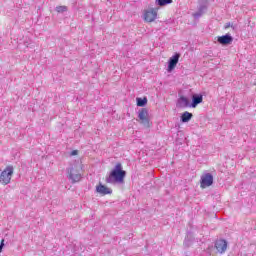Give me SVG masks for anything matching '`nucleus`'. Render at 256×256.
Here are the masks:
<instances>
[{"label":"nucleus","mask_w":256,"mask_h":256,"mask_svg":"<svg viewBox=\"0 0 256 256\" xmlns=\"http://www.w3.org/2000/svg\"><path fill=\"white\" fill-rule=\"evenodd\" d=\"M125 177H127V171L123 170V165L118 162L106 177L105 182L111 185H122L125 183Z\"/></svg>","instance_id":"obj_1"},{"label":"nucleus","mask_w":256,"mask_h":256,"mask_svg":"<svg viewBox=\"0 0 256 256\" xmlns=\"http://www.w3.org/2000/svg\"><path fill=\"white\" fill-rule=\"evenodd\" d=\"M13 171H15V168L9 165L4 169V171L1 172L0 183H2V185H9V183H11V177H13Z\"/></svg>","instance_id":"obj_2"},{"label":"nucleus","mask_w":256,"mask_h":256,"mask_svg":"<svg viewBox=\"0 0 256 256\" xmlns=\"http://www.w3.org/2000/svg\"><path fill=\"white\" fill-rule=\"evenodd\" d=\"M138 119L140 120L141 125L149 129L151 127L149 120V110L147 108H141L138 111Z\"/></svg>","instance_id":"obj_3"},{"label":"nucleus","mask_w":256,"mask_h":256,"mask_svg":"<svg viewBox=\"0 0 256 256\" xmlns=\"http://www.w3.org/2000/svg\"><path fill=\"white\" fill-rule=\"evenodd\" d=\"M67 175L71 183H79V181H81V173H79V170L75 169L73 166L67 168Z\"/></svg>","instance_id":"obj_4"},{"label":"nucleus","mask_w":256,"mask_h":256,"mask_svg":"<svg viewBox=\"0 0 256 256\" xmlns=\"http://www.w3.org/2000/svg\"><path fill=\"white\" fill-rule=\"evenodd\" d=\"M211 185H213V174L211 173L203 174L200 179V187L202 189H205L207 187H211Z\"/></svg>","instance_id":"obj_5"},{"label":"nucleus","mask_w":256,"mask_h":256,"mask_svg":"<svg viewBox=\"0 0 256 256\" xmlns=\"http://www.w3.org/2000/svg\"><path fill=\"white\" fill-rule=\"evenodd\" d=\"M181 57L180 53H175L172 57L168 60V73L173 72V70L177 67V63H179V59Z\"/></svg>","instance_id":"obj_6"},{"label":"nucleus","mask_w":256,"mask_h":256,"mask_svg":"<svg viewBox=\"0 0 256 256\" xmlns=\"http://www.w3.org/2000/svg\"><path fill=\"white\" fill-rule=\"evenodd\" d=\"M217 43H219V45H222L223 47H227L233 43V36H231V34L229 33L218 36Z\"/></svg>","instance_id":"obj_7"},{"label":"nucleus","mask_w":256,"mask_h":256,"mask_svg":"<svg viewBox=\"0 0 256 256\" xmlns=\"http://www.w3.org/2000/svg\"><path fill=\"white\" fill-rule=\"evenodd\" d=\"M176 107L178 109H185L191 107V101L185 96H180L177 100Z\"/></svg>","instance_id":"obj_8"},{"label":"nucleus","mask_w":256,"mask_h":256,"mask_svg":"<svg viewBox=\"0 0 256 256\" xmlns=\"http://www.w3.org/2000/svg\"><path fill=\"white\" fill-rule=\"evenodd\" d=\"M214 247L218 251V253H221V254L225 253L227 251V240L225 239L216 240Z\"/></svg>","instance_id":"obj_9"},{"label":"nucleus","mask_w":256,"mask_h":256,"mask_svg":"<svg viewBox=\"0 0 256 256\" xmlns=\"http://www.w3.org/2000/svg\"><path fill=\"white\" fill-rule=\"evenodd\" d=\"M155 19H157V11L155 9L152 8L144 13V21L147 23H153Z\"/></svg>","instance_id":"obj_10"},{"label":"nucleus","mask_w":256,"mask_h":256,"mask_svg":"<svg viewBox=\"0 0 256 256\" xmlns=\"http://www.w3.org/2000/svg\"><path fill=\"white\" fill-rule=\"evenodd\" d=\"M96 193H99V195H111L113 193V190L105 185H103L101 182L96 186Z\"/></svg>","instance_id":"obj_11"},{"label":"nucleus","mask_w":256,"mask_h":256,"mask_svg":"<svg viewBox=\"0 0 256 256\" xmlns=\"http://www.w3.org/2000/svg\"><path fill=\"white\" fill-rule=\"evenodd\" d=\"M203 103V95L202 94H192V102L190 103V107L195 109L197 105Z\"/></svg>","instance_id":"obj_12"},{"label":"nucleus","mask_w":256,"mask_h":256,"mask_svg":"<svg viewBox=\"0 0 256 256\" xmlns=\"http://www.w3.org/2000/svg\"><path fill=\"white\" fill-rule=\"evenodd\" d=\"M191 119H193V113H190L188 111H185L180 116L181 123H189Z\"/></svg>","instance_id":"obj_13"},{"label":"nucleus","mask_w":256,"mask_h":256,"mask_svg":"<svg viewBox=\"0 0 256 256\" xmlns=\"http://www.w3.org/2000/svg\"><path fill=\"white\" fill-rule=\"evenodd\" d=\"M209 3V0H200L199 1V7L198 12L202 13V15L207 11V5Z\"/></svg>","instance_id":"obj_14"},{"label":"nucleus","mask_w":256,"mask_h":256,"mask_svg":"<svg viewBox=\"0 0 256 256\" xmlns=\"http://www.w3.org/2000/svg\"><path fill=\"white\" fill-rule=\"evenodd\" d=\"M147 97H137L136 98V105L137 107H145L147 105Z\"/></svg>","instance_id":"obj_15"},{"label":"nucleus","mask_w":256,"mask_h":256,"mask_svg":"<svg viewBox=\"0 0 256 256\" xmlns=\"http://www.w3.org/2000/svg\"><path fill=\"white\" fill-rule=\"evenodd\" d=\"M155 3L158 7H165L167 5H171L173 0H155Z\"/></svg>","instance_id":"obj_16"},{"label":"nucleus","mask_w":256,"mask_h":256,"mask_svg":"<svg viewBox=\"0 0 256 256\" xmlns=\"http://www.w3.org/2000/svg\"><path fill=\"white\" fill-rule=\"evenodd\" d=\"M55 11L57 13H67V11H69V9L67 8V6H57L55 8Z\"/></svg>","instance_id":"obj_17"},{"label":"nucleus","mask_w":256,"mask_h":256,"mask_svg":"<svg viewBox=\"0 0 256 256\" xmlns=\"http://www.w3.org/2000/svg\"><path fill=\"white\" fill-rule=\"evenodd\" d=\"M194 19H200V17H203V14L201 12H199V10L197 12H195L193 14Z\"/></svg>","instance_id":"obj_18"},{"label":"nucleus","mask_w":256,"mask_h":256,"mask_svg":"<svg viewBox=\"0 0 256 256\" xmlns=\"http://www.w3.org/2000/svg\"><path fill=\"white\" fill-rule=\"evenodd\" d=\"M192 241L190 239L185 238L184 240V247H191Z\"/></svg>","instance_id":"obj_19"},{"label":"nucleus","mask_w":256,"mask_h":256,"mask_svg":"<svg viewBox=\"0 0 256 256\" xmlns=\"http://www.w3.org/2000/svg\"><path fill=\"white\" fill-rule=\"evenodd\" d=\"M3 247H5V239H2L0 242V253H2Z\"/></svg>","instance_id":"obj_20"},{"label":"nucleus","mask_w":256,"mask_h":256,"mask_svg":"<svg viewBox=\"0 0 256 256\" xmlns=\"http://www.w3.org/2000/svg\"><path fill=\"white\" fill-rule=\"evenodd\" d=\"M229 27H232L233 29H235V26H233V24H231V22H228L224 25V29H229Z\"/></svg>","instance_id":"obj_21"},{"label":"nucleus","mask_w":256,"mask_h":256,"mask_svg":"<svg viewBox=\"0 0 256 256\" xmlns=\"http://www.w3.org/2000/svg\"><path fill=\"white\" fill-rule=\"evenodd\" d=\"M70 155H71L72 157H75V155H79V151H78V150H73V151L70 153Z\"/></svg>","instance_id":"obj_22"}]
</instances>
